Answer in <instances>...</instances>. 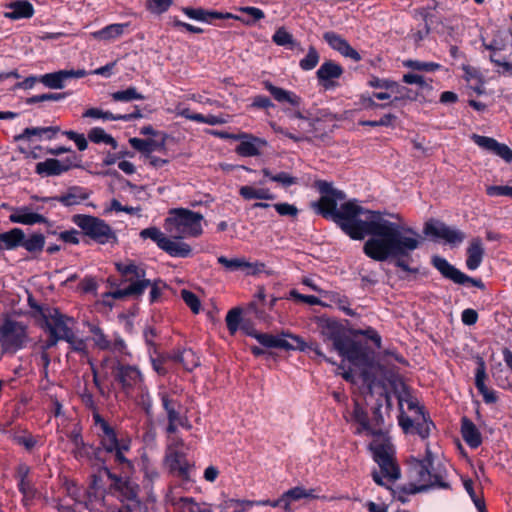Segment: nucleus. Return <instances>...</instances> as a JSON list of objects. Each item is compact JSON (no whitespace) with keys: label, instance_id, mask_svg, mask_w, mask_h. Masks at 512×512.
Returning <instances> with one entry per match:
<instances>
[{"label":"nucleus","instance_id":"obj_1","mask_svg":"<svg viewBox=\"0 0 512 512\" xmlns=\"http://www.w3.org/2000/svg\"><path fill=\"white\" fill-rule=\"evenodd\" d=\"M386 212L369 210L353 199L341 205L339 227L353 240H363L371 235L363 246V252L374 261L388 260L391 254H405L417 245V240L406 235L414 234L399 214H389L396 221L385 218Z\"/></svg>","mask_w":512,"mask_h":512},{"label":"nucleus","instance_id":"obj_2","mask_svg":"<svg viewBox=\"0 0 512 512\" xmlns=\"http://www.w3.org/2000/svg\"><path fill=\"white\" fill-rule=\"evenodd\" d=\"M352 418L359 424L357 433L365 431L378 437L370 444V448L373 451L374 460L380 467V472L374 471L372 473L373 480L378 485H386V483L383 482V478H385L387 482H394L399 479L400 468L394 460V451L391 443L387 439L383 438V433L380 429L376 430L372 428L368 419L367 412L360 406L358 402H355Z\"/></svg>","mask_w":512,"mask_h":512},{"label":"nucleus","instance_id":"obj_3","mask_svg":"<svg viewBox=\"0 0 512 512\" xmlns=\"http://www.w3.org/2000/svg\"><path fill=\"white\" fill-rule=\"evenodd\" d=\"M116 269L121 275V284L127 283L128 285L124 288H117L112 291L110 293L112 298L123 299L130 296L139 297L150 287V302L153 303L159 299L161 295V287L159 284L162 282L160 280L151 282L149 279H146V272L142 267L130 261L128 263H116Z\"/></svg>","mask_w":512,"mask_h":512},{"label":"nucleus","instance_id":"obj_4","mask_svg":"<svg viewBox=\"0 0 512 512\" xmlns=\"http://www.w3.org/2000/svg\"><path fill=\"white\" fill-rule=\"evenodd\" d=\"M410 474L414 483L402 487V491L406 494H416L431 488H450V484L445 481L446 472L433 467V455L428 448L424 459L416 460L411 464Z\"/></svg>","mask_w":512,"mask_h":512},{"label":"nucleus","instance_id":"obj_5","mask_svg":"<svg viewBox=\"0 0 512 512\" xmlns=\"http://www.w3.org/2000/svg\"><path fill=\"white\" fill-rule=\"evenodd\" d=\"M72 222L83 233L99 244L116 243L117 236L113 229L103 220L86 214H75Z\"/></svg>","mask_w":512,"mask_h":512},{"label":"nucleus","instance_id":"obj_6","mask_svg":"<svg viewBox=\"0 0 512 512\" xmlns=\"http://www.w3.org/2000/svg\"><path fill=\"white\" fill-rule=\"evenodd\" d=\"M173 218L167 219L174 225L177 233L175 238L183 239L186 237H198L202 234L203 215L185 208H176L170 211Z\"/></svg>","mask_w":512,"mask_h":512},{"label":"nucleus","instance_id":"obj_7","mask_svg":"<svg viewBox=\"0 0 512 512\" xmlns=\"http://www.w3.org/2000/svg\"><path fill=\"white\" fill-rule=\"evenodd\" d=\"M28 342L27 327L22 322L5 319L0 326V343L6 352H16Z\"/></svg>","mask_w":512,"mask_h":512},{"label":"nucleus","instance_id":"obj_8","mask_svg":"<svg viewBox=\"0 0 512 512\" xmlns=\"http://www.w3.org/2000/svg\"><path fill=\"white\" fill-rule=\"evenodd\" d=\"M43 319L49 334L56 333L64 341L72 339V326L75 324L73 317L61 313L58 308L47 307L46 312H43Z\"/></svg>","mask_w":512,"mask_h":512},{"label":"nucleus","instance_id":"obj_9","mask_svg":"<svg viewBox=\"0 0 512 512\" xmlns=\"http://www.w3.org/2000/svg\"><path fill=\"white\" fill-rule=\"evenodd\" d=\"M423 233L426 236L443 239L447 244L453 246L461 244L466 238V234L463 231L436 220L427 221L424 225Z\"/></svg>","mask_w":512,"mask_h":512},{"label":"nucleus","instance_id":"obj_10","mask_svg":"<svg viewBox=\"0 0 512 512\" xmlns=\"http://www.w3.org/2000/svg\"><path fill=\"white\" fill-rule=\"evenodd\" d=\"M320 335L325 343H331V350L342 349L343 342L348 337L346 328L337 320L322 319L319 323Z\"/></svg>","mask_w":512,"mask_h":512},{"label":"nucleus","instance_id":"obj_11","mask_svg":"<svg viewBox=\"0 0 512 512\" xmlns=\"http://www.w3.org/2000/svg\"><path fill=\"white\" fill-rule=\"evenodd\" d=\"M255 339L266 348H278L283 350H304V341L299 336L285 334L275 336L268 333H257Z\"/></svg>","mask_w":512,"mask_h":512},{"label":"nucleus","instance_id":"obj_12","mask_svg":"<svg viewBox=\"0 0 512 512\" xmlns=\"http://www.w3.org/2000/svg\"><path fill=\"white\" fill-rule=\"evenodd\" d=\"M81 159L72 153L65 160H58L55 158H49L43 162L36 164V173L44 176H57L60 175L73 167H80Z\"/></svg>","mask_w":512,"mask_h":512},{"label":"nucleus","instance_id":"obj_13","mask_svg":"<svg viewBox=\"0 0 512 512\" xmlns=\"http://www.w3.org/2000/svg\"><path fill=\"white\" fill-rule=\"evenodd\" d=\"M336 352L354 365H368L370 363L366 345L349 336L343 342L342 349Z\"/></svg>","mask_w":512,"mask_h":512},{"label":"nucleus","instance_id":"obj_14","mask_svg":"<svg viewBox=\"0 0 512 512\" xmlns=\"http://www.w3.org/2000/svg\"><path fill=\"white\" fill-rule=\"evenodd\" d=\"M102 471L110 480H112L111 487L119 492L124 499L135 501L137 504L139 503L137 500L139 486L136 482L128 478L118 477L117 475L113 474L107 467H103Z\"/></svg>","mask_w":512,"mask_h":512},{"label":"nucleus","instance_id":"obj_15","mask_svg":"<svg viewBox=\"0 0 512 512\" xmlns=\"http://www.w3.org/2000/svg\"><path fill=\"white\" fill-rule=\"evenodd\" d=\"M112 369L115 379L124 389H130L142 382V374L135 366L123 365L117 361L113 363Z\"/></svg>","mask_w":512,"mask_h":512},{"label":"nucleus","instance_id":"obj_16","mask_svg":"<svg viewBox=\"0 0 512 512\" xmlns=\"http://www.w3.org/2000/svg\"><path fill=\"white\" fill-rule=\"evenodd\" d=\"M94 423L97 427L100 428L101 433L99 434L100 443L102 448L107 453H112L114 450L122 444V439L119 440L117 438L116 432L113 427H111L108 422L103 419L99 414L93 415Z\"/></svg>","mask_w":512,"mask_h":512},{"label":"nucleus","instance_id":"obj_17","mask_svg":"<svg viewBox=\"0 0 512 512\" xmlns=\"http://www.w3.org/2000/svg\"><path fill=\"white\" fill-rule=\"evenodd\" d=\"M87 75L84 69L60 70L54 73H47L39 78V82L50 89H62L64 82L70 78H82Z\"/></svg>","mask_w":512,"mask_h":512},{"label":"nucleus","instance_id":"obj_18","mask_svg":"<svg viewBox=\"0 0 512 512\" xmlns=\"http://www.w3.org/2000/svg\"><path fill=\"white\" fill-rule=\"evenodd\" d=\"M90 197V192L81 186H70L64 193L44 198V201H57L65 207L79 205Z\"/></svg>","mask_w":512,"mask_h":512},{"label":"nucleus","instance_id":"obj_19","mask_svg":"<svg viewBox=\"0 0 512 512\" xmlns=\"http://www.w3.org/2000/svg\"><path fill=\"white\" fill-rule=\"evenodd\" d=\"M471 138L479 147L493 152L508 163L512 162V150L506 144L499 143L494 138L477 134H473Z\"/></svg>","mask_w":512,"mask_h":512},{"label":"nucleus","instance_id":"obj_20","mask_svg":"<svg viewBox=\"0 0 512 512\" xmlns=\"http://www.w3.org/2000/svg\"><path fill=\"white\" fill-rule=\"evenodd\" d=\"M323 38L332 49L338 51L344 57L351 58L355 62L361 60L360 54L339 34L328 31L323 34Z\"/></svg>","mask_w":512,"mask_h":512},{"label":"nucleus","instance_id":"obj_21","mask_svg":"<svg viewBox=\"0 0 512 512\" xmlns=\"http://www.w3.org/2000/svg\"><path fill=\"white\" fill-rule=\"evenodd\" d=\"M159 398L166 413L167 420L186 421L187 416L180 401L174 399L168 392L160 391Z\"/></svg>","mask_w":512,"mask_h":512},{"label":"nucleus","instance_id":"obj_22","mask_svg":"<svg viewBox=\"0 0 512 512\" xmlns=\"http://www.w3.org/2000/svg\"><path fill=\"white\" fill-rule=\"evenodd\" d=\"M312 207L323 217H330L340 225L342 219L338 217V214L341 211V207L337 209L336 199L329 194H323L318 202L312 203Z\"/></svg>","mask_w":512,"mask_h":512},{"label":"nucleus","instance_id":"obj_23","mask_svg":"<svg viewBox=\"0 0 512 512\" xmlns=\"http://www.w3.org/2000/svg\"><path fill=\"white\" fill-rule=\"evenodd\" d=\"M342 74L343 68L339 64L330 60L324 62L317 70V78L323 83V87L325 89L334 87L333 79L339 78Z\"/></svg>","mask_w":512,"mask_h":512},{"label":"nucleus","instance_id":"obj_24","mask_svg":"<svg viewBox=\"0 0 512 512\" xmlns=\"http://www.w3.org/2000/svg\"><path fill=\"white\" fill-rule=\"evenodd\" d=\"M9 221L24 225H34L37 223H47L48 220L41 214L32 212L28 207H20L13 210L9 216Z\"/></svg>","mask_w":512,"mask_h":512},{"label":"nucleus","instance_id":"obj_25","mask_svg":"<svg viewBox=\"0 0 512 512\" xmlns=\"http://www.w3.org/2000/svg\"><path fill=\"white\" fill-rule=\"evenodd\" d=\"M485 254L482 239L479 237L473 238L467 247L466 266L469 270H476L482 263Z\"/></svg>","mask_w":512,"mask_h":512},{"label":"nucleus","instance_id":"obj_26","mask_svg":"<svg viewBox=\"0 0 512 512\" xmlns=\"http://www.w3.org/2000/svg\"><path fill=\"white\" fill-rule=\"evenodd\" d=\"M10 12H5L4 17L11 20L29 19L34 15L33 5L27 0H16L7 4Z\"/></svg>","mask_w":512,"mask_h":512},{"label":"nucleus","instance_id":"obj_27","mask_svg":"<svg viewBox=\"0 0 512 512\" xmlns=\"http://www.w3.org/2000/svg\"><path fill=\"white\" fill-rule=\"evenodd\" d=\"M432 264L443 275V277L450 279L456 284H458V282H462L463 279H466L465 274L451 265L445 258L433 256Z\"/></svg>","mask_w":512,"mask_h":512},{"label":"nucleus","instance_id":"obj_28","mask_svg":"<svg viewBox=\"0 0 512 512\" xmlns=\"http://www.w3.org/2000/svg\"><path fill=\"white\" fill-rule=\"evenodd\" d=\"M130 26V23L110 24L98 31L92 32V38L100 41H113L123 36Z\"/></svg>","mask_w":512,"mask_h":512},{"label":"nucleus","instance_id":"obj_29","mask_svg":"<svg viewBox=\"0 0 512 512\" xmlns=\"http://www.w3.org/2000/svg\"><path fill=\"white\" fill-rule=\"evenodd\" d=\"M461 434L471 448H478L482 443L481 433L475 424L467 417L461 419Z\"/></svg>","mask_w":512,"mask_h":512},{"label":"nucleus","instance_id":"obj_30","mask_svg":"<svg viewBox=\"0 0 512 512\" xmlns=\"http://www.w3.org/2000/svg\"><path fill=\"white\" fill-rule=\"evenodd\" d=\"M366 397H375V400L382 403V406L385 404L388 410L392 408L391 396L386 386L381 382H376L375 380L369 381Z\"/></svg>","mask_w":512,"mask_h":512},{"label":"nucleus","instance_id":"obj_31","mask_svg":"<svg viewBox=\"0 0 512 512\" xmlns=\"http://www.w3.org/2000/svg\"><path fill=\"white\" fill-rule=\"evenodd\" d=\"M263 85H264L265 89L273 96V98L276 101H278L280 103L288 102L293 106L300 105L301 98L299 96H297L295 93L287 91L283 88L274 86L269 81H264Z\"/></svg>","mask_w":512,"mask_h":512},{"label":"nucleus","instance_id":"obj_32","mask_svg":"<svg viewBox=\"0 0 512 512\" xmlns=\"http://www.w3.org/2000/svg\"><path fill=\"white\" fill-rule=\"evenodd\" d=\"M162 250L168 253L172 257H188L191 254V247L187 243H184L182 241H179L177 238L176 240L170 239L167 237Z\"/></svg>","mask_w":512,"mask_h":512},{"label":"nucleus","instance_id":"obj_33","mask_svg":"<svg viewBox=\"0 0 512 512\" xmlns=\"http://www.w3.org/2000/svg\"><path fill=\"white\" fill-rule=\"evenodd\" d=\"M412 232L414 234L406 235V236L410 237L414 240L416 239L417 245L415 247H413L411 250L406 251L405 254H391L388 256V259L389 258L396 259L395 265L397 267L403 269L404 271H408V272H411L412 270L404 259L409 258L411 256L412 252L417 250L422 245V243L424 241L423 237L413 228H412Z\"/></svg>","mask_w":512,"mask_h":512},{"label":"nucleus","instance_id":"obj_34","mask_svg":"<svg viewBox=\"0 0 512 512\" xmlns=\"http://www.w3.org/2000/svg\"><path fill=\"white\" fill-rule=\"evenodd\" d=\"M0 240L3 243L4 249L12 250L21 247L24 240V231L20 228H13L7 232L1 233Z\"/></svg>","mask_w":512,"mask_h":512},{"label":"nucleus","instance_id":"obj_35","mask_svg":"<svg viewBox=\"0 0 512 512\" xmlns=\"http://www.w3.org/2000/svg\"><path fill=\"white\" fill-rule=\"evenodd\" d=\"M265 144L266 142L259 138L250 137V140L242 141L236 147V152L244 157L257 156L260 154V146Z\"/></svg>","mask_w":512,"mask_h":512},{"label":"nucleus","instance_id":"obj_36","mask_svg":"<svg viewBox=\"0 0 512 512\" xmlns=\"http://www.w3.org/2000/svg\"><path fill=\"white\" fill-rule=\"evenodd\" d=\"M166 461L171 471L177 472L184 479L188 477V465L181 453L176 451L170 453L167 455Z\"/></svg>","mask_w":512,"mask_h":512},{"label":"nucleus","instance_id":"obj_37","mask_svg":"<svg viewBox=\"0 0 512 512\" xmlns=\"http://www.w3.org/2000/svg\"><path fill=\"white\" fill-rule=\"evenodd\" d=\"M393 93L395 96L389 102L390 106H396L397 104H404L406 102L416 101L418 99V92L409 89L405 86H402L396 83V87L394 88Z\"/></svg>","mask_w":512,"mask_h":512},{"label":"nucleus","instance_id":"obj_38","mask_svg":"<svg viewBox=\"0 0 512 512\" xmlns=\"http://www.w3.org/2000/svg\"><path fill=\"white\" fill-rule=\"evenodd\" d=\"M239 194L245 200L260 199V200H272L274 195L265 188H254L253 186H242L239 189Z\"/></svg>","mask_w":512,"mask_h":512},{"label":"nucleus","instance_id":"obj_39","mask_svg":"<svg viewBox=\"0 0 512 512\" xmlns=\"http://www.w3.org/2000/svg\"><path fill=\"white\" fill-rule=\"evenodd\" d=\"M45 246V237L41 233H33L28 238L24 234V240L21 247L32 254H38L42 252Z\"/></svg>","mask_w":512,"mask_h":512},{"label":"nucleus","instance_id":"obj_40","mask_svg":"<svg viewBox=\"0 0 512 512\" xmlns=\"http://www.w3.org/2000/svg\"><path fill=\"white\" fill-rule=\"evenodd\" d=\"M60 128L58 126L51 127H32L25 128L23 132L16 137L18 140H29L31 136H42L43 134H47L49 139L53 138L58 132Z\"/></svg>","mask_w":512,"mask_h":512},{"label":"nucleus","instance_id":"obj_41","mask_svg":"<svg viewBox=\"0 0 512 512\" xmlns=\"http://www.w3.org/2000/svg\"><path fill=\"white\" fill-rule=\"evenodd\" d=\"M72 453L75 456V458H77V459H84V458L89 459V460H91L93 458H95L97 460L101 459V457H100L101 449L94 448L93 446L87 445L86 443H84L83 440L78 445L73 446Z\"/></svg>","mask_w":512,"mask_h":512},{"label":"nucleus","instance_id":"obj_42","mask_svg":"<svg viewBox=\"0 0 512 512\" xmlns=\"http://www.w3.org/2000/svg\"><path fill=\"white\" fill-rule=\"evenodd\" d=\"M129 143L131 146L142 153H152L153 151H156L164 146V141L161 143L157 142L153 139H140V138H130Z\"/></svg>","mask_w":512,"mask_h":512},{"label":"nucleus","instance_id":"obj_43","mask_svg":"<svg viewBox=\"0 0 512 512\" xmlns=\"http://www.w3.org/2000/svg\"><path fill=\"white\" fill-rule=\"evenodd\" d=\"M261 172L264 175V177L268 178L273 182L279 183L281 186L285 188L290 187L298 182V179L296 177L291 176L286 172H279L277 174H273L271 170L268 168H263Z\"/></svg>","mask_w":512,"mask_h":512},{"label":"nucleus","instance_id":"obj_44","mask_svg":"<svg viewBox=\"0 0 512 512\" xmlns=\"http://www.w3.org/2000/svg\"><path fill=\"white\" fill-rule=\"evenodd\" d=\"M88 138L94 143L103 142L105 144L111 145L113 149L117 148L116 140L111 135L107 134L102 128H92L88 133Z\"/></svg>","mask_w":512,"mask_h":512},{"label":"nucleus","instance_id":"obj_45","mask_svg":"<svg viewBox=\"0 0 512 512\" xmlns=\"http://www.w3.org/2000/svg\"><path fill=\"white\" fill-rule=\"evenodd\" d=\"M173 359L176 362H179L183 365L186 370H193V368L199 365V359L195 357L192 350H184L182 352H178L173 356Z\"/></svg>","mask_w":512,"mask_h":512},{"label":"nucleus","instance_id":"obj_46","mask_svg":"<svg viewBox=\"0 0 512 512\" xmlns=\"http://www.w3.org/2000/svg\"><path fill=\"white\" fill-rule=\"evenodd\" d=\"M242 310L238 307L232 308L226 315L227 328L231 335H234L244 321L241 317Z\"/></svg>","mask_w":512,"mask_h":512},{"label":"nucleus","instance_id":"obj_47","mask_svg":"<svg viewBox=\"0 0 512 512\" xmlns=\"http://www.w3.org/2000/svg\"><path fill=\"white\" fill-rule=\"evenodd\" d=\"M415 431L416 433L423 439L427 438L432 428H434V424L432 421L428 420L423 411H420V416L415 418Z\"/></svg>","mask_w":512,"mask_h":512},{"label":"nucleus","instance_id":"obj_48","mask_svg":"<svg viewBox=\"0 0 512 512\" xmlns=\"http://www.w3.org/2000/svg\"><path fill=\"white\" fill-rule=\"evenodd\" d=\"M117 102H130L133 100H143L145 97L140 94L135 87H129L126 90L116 91L111 95Z\"/></svg>","mask_w":512,"mask_h":512},{"label":"nucleus","instance_id":"obj_49","mask_svg":"<svg viewBox=\"0 0 512 512\" xmlns=\"http://www.w3.org/2000/svg\"><path fill=\"white\" fill-rule=\"evenodd\" d=\"M102 490V484H101V476L100 475H93L92 481L89 486V488L86 491V495L88 498V501L86 502V507H89V504L95 499L101 498V500H104V497L101 493Z\"/></svg>","mask_w":512,"mask_h":512},{"label":"nucleus","instance_id":"obj_50","mask_svg":"<svg viewBox=\"0 0 512 512\" xmlns=\"http://www.w3.org/2000/svg\"><path fill=\"white\" fill-rule=\"evenodd\" d=\"M140 237L143 239H151L157 246L162 249L167 236L157 227L145 228L140 232Z\"/></svg>","mask_w":512,"mask_h":512},{"label":"nucleus","instance_id":"obj_51","mask_svg":"<svg viewBox=\"0 0 512 512\" xmlns=\"http://www.w3.org/2000/svg\"><path fill=\"white\" fill-rule=\"evenodd\" d=\"M89 331L93 334V341L95 345L101 350H109L111 342L107 339L99 326L88 324Z\"/></svg>","mask_w":512,"mask_h":512},{"label":"nucleus","instance_id":"obj_52","mask_svg":"<svg viewBox=\"0 0 512 512\" xmlns=\"http://www.w3.org/2000/svg\"><path fill=\"white\" fill-rule=\"evenodd\" d=\"M173 5V0H146V9L155 15H160L169 10Z\"/></svg>","mask_w":512,"mask_h":512},{"label":"nucleus","instance_id":"obj_53","mask_svg":"<svg viewBox=\"0 0 512 512\" xmlns=\"http://www.w3.org/2000/svg\"><path fill=\"white\" fill-rule=\"evenodd\" d=\"M320 59V55L315 47L310 46L307 55L300 60L299 66L302 70L309 71L314 69Z\"/></svg>","mask_w":512,"mask_h":512},{"label":"nucleus","instance_id":"obj_54","mask_svg":"<svg viewBox=\"0 0 512 512\" xmlns=\"http://www.w3.org/2000/svg\"><path fill=\"white\" fill-rule=\"evenodd\" d=\"M285 497L287 498L288 504H290L291 501L300 500L302 498H315L314 490H306L303 487H294L287 492L284 493Z\"/></svg>","mask_w":512,"mask_h":512},{"label":"nucleus","instance_id":"obj_55","mask_svg":"<svg viewBox=\"0 0 512 512\" xmlns=\"http://www.w3.org/2000/svg\"><path fill=\"white\" fill-rule=\"evenodd\" d=\"M486 378L487 374L485 362L482 358H479L475 374V386L478 389L479 393H482V391L488 389V387L485 385Z\"/></svg>","mask_w":512,"mask_h":512},{"label":"nucleus","instance_id":"obj_56","mask_svg":"<svg viewBox=\"0 0 512 512\" xmlns=\"http://www.w3.org/2000/svg\"><path fill=\"white\" fill-rule=\"evenodd\" d=\"M129 449H130V440L122 439V444L120 446H118L114 450V452H113L114 453V457H115V461L118 464L126 466L127 468H131L132 467L130 461L124 455V453L129 451Z\"/></svg>","mask_w":512,"mask_h":512},{"label":"nucleus","instance_id":"obj_57","mask_svg":"<svg viewBox=\"0 0 512 512\" xmlns=\"http://www.w3.org/2000/svg\"><path fill=\"white\" fill-rule=\"evenodd\" d=\"M404 66L417 71L432 72L438 70L440 65L434 62H422L418 60H407L404 62Z\"/></svg>","mask_w":512,"mask_h":512},{"label":"nucleus","instance_id":"obj_58","mask_svg":"<svg viewBox=\"0 0 512 512\" xmlns=\"http://www.w3.org/2000/svg\"><path fill=\"white\" fill-rule=\"evenodd\" d=\"M217 261L219 264L223 265L229 271L244 269L246 265V260L244 258L228 259L225 256H220L218 257Z\"/></svg>","mask_w":512,"mask_h":512},{"label":"nucleus","instance_id":"obj_59","mask_svg":"<svg viewBox=\"0 0 512 512\" xmlns=\"http://www.w3.org/2000/svg\"><path fill=\"white\" fill-rule=\"evenodd\" d=\"M181 297L186 305L190 307L193 313H199L201 308L200 300L193 292L183 289L181 291Z\"/></svg>","mask_w":512,"mask_h":512},{"label":"nucleus","instance_id":"obj_60","mask_svg":"<svg viewBox=\"0 0 512 512\" xmlns=\"http://www.w3.org/2000/svg\"><path fill=\"white\" fill-rule=\"evenodd\" d=\"M403 82L406 84H417L423 90H432V86L428 83L425 78L418 74H405L403 76Z\"/></svg>","mask_w":512,"mask_h":512},{"label":"nucleus","instance_id":"obj_61","mask_svg":"<svg viewBox=\"0 0 512 512\" xmlns=\"http://www.w3.org/2000/svg\"><path fill=\"white\" fill-rule=\"evenodd\" d=\"M178 504L183 512H211L210 509L201 508L192 498H180Z\"/></svg>","mask_w":512,"mask_h":512},{"label":"nucleus","instance_id":"obj_62","mask_svg":"<svg viewBox=\"0 0 512 512\" xmlns=\"http://www.w3.org/2000/svg\"><path fill=\"white\" fill-rule=\"evenodd\" d=\"M272 39L279 46L293 44V36L284 28L277 29Z\"/></svg>","mask_w":512,"mask_h":512},{"label":"nucleus","instance_id":"obj_63","mask_svg":"<svg viewBox=\"0 0 512 512\" xmlns=\"http://www.w3.org/2000/svg\"><path fill=\"white\" fill-rule=\"evenodd\" d=\"M273 207L281 216H289V217L295 218L298 215V209L293 204L276 203L273 205Z\"/></svg>","mask_w":512,"mask_h":512},{"label":"nucleus","instance_id":"obj_64","mask_svg":"<svg viewBox=\"0 0 512 512\" xmlns=\"http://www.w3.org/2000/svg\"><path fill=\"white\" fill-rule=\"evenodd\" d=\"M243 501L229 499L221 504L222 512H243Z\"/></svg>","mask_w":512,"mask_h":512}]
</instances>
